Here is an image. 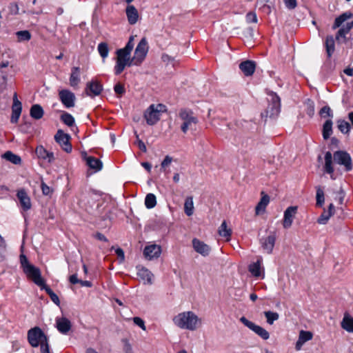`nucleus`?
Masks as SVG:
<instances>
[{
    "instance_id": "f257e3e1",
    "label": "nucleus",
    "mask_w": 353,
    "mask_h": 353,
    "mask_svg": "<svg viewBox=\"0 0 353 353\" xmlns=\"http://www.w3.org/2000/svg\"><path fill=\"white\" fill-rule=\"evenodd\" d=\"M353 18V13L350 11L343 12L334 20L332 26V29L335 30L339 28L337 31L335 39L338 43H344L347 45V48H352L353 45L350 38L347 37V34L350 32L353 28V20L350 22H347L345 24L343 23L348 19Z\"/></svg>"
},
{
    "instance_id": "f03ea898",
    "label": "nucleus",
    "mask_w": 353,
    "mask_h": 353,
    "mask_svg": "<svg viewBox=\"0 0 353 353\" xmlns=\"http://www.w3.org/2000/svg\"><path fill=\"white\" fill-rule=\"evenodd\" d=\"M20 263L23 272L28 279H31L39 287L44 286L45 281L41 277L39 268L30 264L26 255H20Z\"/></svg>"
},
{
    "instance_id": "7ed1b4c3",
    "label": "nucleus",
    "mask_w": 353,
    "mask_h": 353,
    "mask_svg": "<svg viewBox=\"0 0 353 353\" xmlns=\"http://www.w3.org/2000/svg\"><path fill=\"white\" fill-rule=\"evenodd\" d=\"M28 339L32 347L40 345L41 353H50L47 337L40 327L30 329L28 332Z\"/></svg>"
},
{
    "instance_id": "20e7f679",
    "label": "nucleus",
    "mask_w": 353,
    "mask_h": 353,
    "mask_svg": "<svg viewBox=\"0 0 353 353\" xmlns=\"http://www.w3.org/2000/svg\"><path fill=\"white\" fill-rule=\"evenodd\" d=\"M173 321L174 324L180 328L190 330H195L197 327V324H200L199 319L191 311L179 314L173 319Z\"/></svg>"
},
{
    "instance_id": "39448f33",
    "label": "nucleus",
    "mask_w": 353,
    "mask_h": 353,
    "mask_svg": "<svg viewBox=\"0 0 353 353\" xmlns=\"http://www.w3.org/2000/svg\"><path fill=\"white\" fill-rule=\"evenodd\" d=\"M79 205L89 214L97 215L99 213L101 201L99 196L93 193H86L81 196L79 201Z\"/></svg>"
},
{
    "instance_id": "423d86ee",
    "label": "nucleus",
    "mask_w": 353,
    "mask_h": 353,
    "mask_svg": "<svg viewBox=\"0 0 353 353\" xmlns=\"http://www.w3.org/2000/svg\"><path fill=\"white\" fill-rule=\"evenodd\" d=\"M281 103L280 98L275 93L271 94V103H270L267 109L261 113V117H275L280 112Z\"/></svg>"
},
{
    "instance_id": "0eeeda50",
    "label": "nucleus",
    "mask_w": 353,
    "mask_h": 353,
    "mask_svg": "<svg viewBox=\"0 0 353 353\" xmlns=\"http://www.w3.org/2000/svg\"><path fill=\"white\" fill-rule=\"evenodd\" d=\"M333 158L335 163L343 165L347 172L352 170V158L349 153L343 150H338L334 152Z\"/></svg>"
},
{
    "instance_id": "6e6552de",
    "label": "nucleus",
    "mask_w": 353,
    "mask_h": 353,
    "mask_svg": "<svg viewBox=\"0 0 353 353\" xmlns=\"http://www.w3.org/2000/svg\"><path fill=\"white\" fill-rule=\"evenodd\" d=\"M240 321L250 330L254 332L256 334L260 336L263 340H267L270 337L269 332L263 327L256 325L254 323L249 321L245 317L242 316L240 318Z\"/></svg>"
},
{
    "instance_id": "1a4fd4ad",
    "label": "nucleus",
    "mask_w": 353,
    "mask_h": 353,
    "mask_svg": "<svg viewBox=\"0 0 353 353\" xmlns=\"http://www.w3.org/2000/svg\"><path fill=\"white\" fill-rule=\"evenodd\" d=\"M54 139L65 152H71L72 147L70 142V136L68 134L64 133L62 130H58Z\"/></svg>"
},
{
    "instance_id": "9d476101",
    "label": "nucleus",
    "mask_w": 353,
    "mask_h": 353,
    "mask_svg": "<svg viewBox=\"0 0 353 353\" xmlns=\"http://www.w3.org/2000/svg\"><path fill=\"white\" fill-rule=\"evenodd\" d=\"M148 49L149 47L147 39L145 37H143L138 43L134 53V57L137 62L142 63L148 54Z\"/></svg>"
},
{
    "instance_id": "9b49d317",
    "label": "nucleus",
    "mask_w": 353,
    "mask_h": 353,
    "mask_svg": "<svg viewBox=\"0 0 353 353\" xmlns=\"http://www.w3.org/2000/svg\"><path fill=\"white\" fill-rule=\"evenodd\" d=\"M59 97L65 108H70L75 105L76 97L70 90L67 89L60 90L59 92Z\"/></svg>"
},
{
    "instance_id": "f8f14e48",
    "label": "nucleus",
    "mask_w": 353,
    "mask_h": 353,
    "mask_svg": "<svg viewBox=\"0 0 353 353\" xmlns=\"http://www.w3.org/2000/svg\"><path fill=\"white\" fill-rule=\"evenodd\" d=\"M123 50L119 49L117 50V59L116 65L114 66V73L116 75L120 74L125 69V63L128 61V59L130 57V54Z\"/></svg>"
},
{
    "instance_id": "ddd939ff",
    "label": "nucleus",
    "mask_w": 353,
    "mask_h": 353,
    "mask_svg": "<svg viewBox=\"0 0 353 353\" xmlns=\"http://www.w3.org/2000/svg\"><path fill=\"white\" fill-rule=\"evenodd\" d=\"M144 119L149 125H155L161 119V115L154 109V104H151L144 112Z\"/></svg>"
},
{
    "instance_id": "4468645a",
    "label": "nucleus",
    "mask_w": 353,
    "mask_h": 353,
    "mask_svg": "<svg viewBox=\"0 0 353 353\" xmlns=\"http://www.w3.org/2000/svg\"><path fill=\"white\" fill-rule=\"evenodd\" d=\"M276 239V233L275 231L270 232V234L267 237L261 239L260 242L261 246L268 254H271L272 252Z\"/></svg>"
},
{
    "instance_id": "2eb2a0df",
    "label": "nucleus",
    "mask_w": 353,
    "mask_h": 353,
    "mask_svg": "<svg viewBox=\"0 0 353 353\" xmlns=\"http://www.w3.org/2000/svg\"><path fill=\"white\" fill-rule=\"evenodd\" d=\"M103 90L102 85L97 81L88 82L85 89V94L91 97L99 96Z\"/></svg>"
},
{
    "instance_id": "dca6fc26",
    "label": "nucleus",
    "mask_w": 353,
    "mask_h": 353,
    "mask_svg": "<svg viewBox=\"0 0 353 353\" xmlns=\"http://www.w3.org/2000/svg\"><path fill=\"white\" fill-rule=\"evenodd\" d=\"M161 253V246L156 244L147 245L143 250V255L148 260H152L153 259L159 257Z\"/></svg>"
},
{
    "instance_id": "f3484780",
    "label": "nucleus",
    "mask_w": 353,
    "mask_h": 353,
    "mask_svg": "<svg viewBox=\"0 0 353 353\" xmlns=\"http://www.w3.org/2000/svg\"><path fill=\"white\" fill-rule=\"evenodd\" d=\"M17 196L19 201L21 207L24 211H28L31 208L32 204L30 198L25 189L22 188L19 190L17 193Z\"/></svg>"
},
{
    "instance_id": "a211bd4d",
    "label": "nucleus",
    "mask_w": 353,
    "mask_h": 353,
    "mask_svg": "<svg viewBox=\"0 0 353 353\" xmlns=\"http://www.w3.org/2000/svg\"><path fill=\"white\" fill-rule=\"evenodd\" d=\"M192 246L196 252L203 256H208L211 250L208 245L196 238L192 240Z\"/></svg>"
},
{
    "instance_id": "6ab92c4d",
    "label": "nucleus",
    "mask_w": 353,
    "mask_h": 353,
    "mask_svg": "<svg viewBox=\"0 0 353 353\" xmlns=\"http://www.w3.org/2000/svg\"><path fill=\"white\" fill-rule=\"evenodd\" d=\"M296 211L297 207L296 206H290L285 210L283 221L284 228H289L292 225Z\"/></svg>"
},
{
    "instance_id": "aec40b11",
    "label": "nucleus",
    "mask_w": 353,
    "mask_h": 353,
    "mask_svg": "<svg viewBox=\"0 0 353 353\" xmlns=\"http://www.w3.org/2000/svg\"><path fill=\"white\" fill-rule=\"evenodd\" d=\"M239 68L245 76L249 77L254 74L256 63L254 61L246 60L239 64Z\"/></svg>"
},
{
    "instance_id": "412c9836",
    "label": "nucleus",
    "mask_w": 353,
    "mask_h": 353,
    "mask_svg": "<svg viewBox=\"0 0 353 353\" xmlns=\"http://www.w3.org/2000/svg\"><path fill=\"white\" fill-rule=\"evenodd\" d=\"M137 275L143 281L144 284L151 285L152 284V273L145 268L137 267Z\"/></svg>"
},
{
    "instance_id": "4be33fe9",
    "label": "nucleus",
    "mask_w": 353,
    "mask_h": 353,
    "mask_svg": "<svg viewBox=\"0 0 353 353\" xmlns=\"http://www.w3.org/2000/svg\"><path fill=\"white\" fill-rule=\"evenodd\" d=\"M179 117L183 121V123H187L190 126L198 122L197 119L193 116V112L186 109L181 110Z\"/></svg>"
},
{
    "instance_id": "5701e85b",
    "label": "nucleus",
    "mask_w": 353,
    "mask_h": 353,
    "mask_svg": "<svg viewBox=\"0 0 353 353\" xmlns=\"http://www.w3.org/2000/svg\"><path fill=\"white\" fill-rule=\"evenodd\" d=\"M56 324L57 330L64 334L70 331L72 326L70 321L65 317L57 318Z\"/></svg>"
},
{
    "instance_id": "b1692460",
    "label": "nucleus",
    "mask_w": 353,
    "mask_h": 353,
    "mask_svg": "<svg viewBox=\"0 0 353 353\" xmlns=\"http://www.w3.org/2000/svg\"><path fill=\"white\" fill-rule=\"evenodd\" d=\"M313 334L310 331L301 330L299 332V339L296 343V349L297 350H301L303 345L308 341L312 339Z\"/></svg>"
},
{
    "instance_id": "393cba45",
    "label": "nucleus",
    "mask_w": 353,
    "mask_h": 353,
    "mask_svg": "<svg viewBox=\"0 0 353 353\" xmlns=\"http://www.w3.org/2000/svg\"><path fill=\"white\" fill-rule=\"evenodd\" d=\"M128 21L130 25L135 24L139 18V13L134 6L128 5L125 10Z\"/></svg>"
},
{
    "instance_id": "a878e982",
    "label": "nucleus",
    "mask_w": 353,
    "mask_h": 353,
    "mask_svg": "<svg viewBox=\"0 0 353 353\" xmlns=\"http://www.w3.org/2000/svg\"><path fill=\"white\" fill-rule=\"evenodd\" d=\"M81 69L79 67H73L70 76V85L72 88L78 86L80 82Z\"/></svg>"
},
{
    "instance_id": "bb28decb",
    "label": "nucleus",
    "mask_w": 353,
    "mask_h": 353,
    "mask_svg": "<svg viewBox=\"0 0 353 353\" xmlns=\"http://www.w3.org/2000/svg\"><path fill=\"white\" fill-rule=\"evenodd\" d=\"M261 194V200L255 208V212L257 215L265 212V208L270 202V196L268 194H265L263 192Z\"/></svg>"
},
{
    "instance_id": "cd10ccee",
    "label": "nucleus",
    "mask_w": 353,
    "mask_h": 353,
    "mask_svg": "<svg viewBox=\"0 0 353 353\" xmlns=\"http://www.w3.org/2000/svg\"><path fill=\"white\" fill-rule=\"evenodd\" d=\"M332 154L330 152H327L325 154V165H324V171L331 175V178L334 179L333 177L334 173V168L332 166Z\"/></svg>"
},
{
    "instance_id": "c85d7f7f",
    "label": "nucleus",
    "mask_w": 353,
    "mask_h": 353,
    "mask_svg": "<svg viewBox=\"0 0 353 353\" xmlns=\"http://www.w3.org/2000/svg\"><path fill=\"white\" fill-rule=\"evenodd\" d=\"M327 56L330 58L335 51V41L332 35H327L325 40Z\"/></svg>"
},
{
    "instance_id": "c756f323",
    "label": "nucleus",
    "mask_w": 353,
    "mask_h": 353,
    "mask_svg": "<svg viewBox=\"0 0 353 353\" xmlns=\"http://www.w3.org/2000/svg\"><path fill=\"white\" fill-rule=\"evenodd\" d=\"M341 327L348 332L353 333V317L345 312L341 323Z\"/></svg>"
},
{
    "instance_id": "7c9ffc66",
    "label": "nucleus",
    "mask_w": 353,
    "mask_h": 353,
    "mask_svg": "<svg viewBox=\"0 0 353 353\" xmlns=\"http://www.w3.org/2000/svg\"><path fill=\"white\" fill-rule=\"evenodd\" d=\"M30 117L34 119L39 120L41 119L44 114L43 108L39 104H34L30 110Z\"/></svg>"
},
{
    "instance_id": "2f4dec72",
    "label": "nucleus",
    "mask_w": 353,
    "mask_h": 353,
    "mask_svg": "<svg viewBox=\"0 0 353 353\" xmlns=\"http://www.w3.org/2000/svg\"><path fill=\"white\" fill-rule=\"evenodd\" d=\"M334 206L332 203H330L328 208V211H324L321 216L318 218L317 222L319 224H325L327 221L330 218V216L334 214Z\"/></svg>"
},
{
    "instance_id": "473e14b6",
    "label": "nucleus",
    "mask_w": 353,
    "mask_h": 353,
    "mask_svg": "<svg viewBox=\"0 0 353 353\" xmlns=\"http://www.w3.org/2000/svg\"><path fill=\"white\" fill-rule=\"evenodd\" d=\"M87 165L92 169L99 171L102 169L103 163L101 160L94 157H88L86 158Z\"/></svg>"
},
{
    "instance_id": "72a5a7b5",
    "label": "nucleus",
    "mask_w": 353,
    "mask_h": 353,
    "mask_svg": "<svg viewBox=\"0 0 353 353\" xmlns=\"http://www.w3.org/2000/svg\"><path fill=\"white\" fill-rule=\"evenodd\" d=\"M35 152L40 159H48L49 161L54 159L53 153L48 152L42 145L37 147Z\"/></svg>"
},
{
    "instance_id": "f704fd0d",
    "label": "nucleus",
    "mask_w": 353,
    "mask_h": 353,
    "mask_svg": "<svg viewBox=\"0 0 353 353\" xmlns=\"http://www.w3.org/2000/svg\"><path fill=\"white\" fill-rule=\"evenodd\" d=\"M332 119H327L323 123L322 135L325 140L328 139L332 134Z\"/></svg>"
},
{
    "instance_id": "c9c22d12",
    "label": "nucleus",
    "mask_w": 353,
    "mask_h": 353,
    "mask_svg": "<svg viewBox=\"0 0 353 353\" xmlns=\"http://www.w3.org/2000/svg\"><path fill=\"white\" fill-rule=\"evenodd\" d=\"M2 157L14 165H20L21 163V158L11 151L6 152L2 155Z\"/></svg>"
},
{
    "instance_id": "e433bc0d",
    "label": "nucleus",
    "mask_w": 353,
    "mask_h": 353,
    "mask_svg": "<svg viewBox=\"0 0 353 353\" xmlns=\"http://www.w3.org/2000/svg\"><path fill=\"white\" fill-rule=\"evenodd\" d=\"M219 234L221 236L225 237L228 239L230 238L232 235V230L228 228L227 223L223 221L218 230Z\"/></svg>"
},
{
    "instance_id": "4c0bfd02",
    "label": "nucleus",
    "mask_w": 353,
    "mask_h": 353,
    "mask_svg": "<svg viewBox=\"0 0 353 353\" xmlns=\"http://www.w3.org/2000/svg\"><path fill=\"white\" fill-rule=\"evenodd\" d=\"M184 211L186 215L191 216L194 212V203L192 196L187 197L184 203Z\"/></svg>"
},
{
    "instance_id": "58836bf2",
    "label": "nucleus",
    "mask_w": 353,
    "mask_h": 353,
    "mask_svg": "<svg viewBox=\"0 0 353 353\" xmlns=\"http://www.w3.org/2000/svg\"><path fill=\"white\" fill-rule=\"evenodd\" d=\"M41 289H44L47 294L50 296L51 300L57 305H60V301L59 296L52 291V290L48 287L46 283H44V286H40Z\"/></svg>"
},
{
    "instance_id": "ea45409f",
    "label": "nucleus",
    "mask_w": 353,
    "mask_h": 353,
    "mask_svg": "<svg viewBox=\"0 0 353 353\" xmlns=\"http://www.w3.org/2000/svg\"><path fill=\"white\" fill-rule=\"evenodd\" d=\"M157 205L156 196L152 193H149L145 198V205L148 209H152Z\"/></svg>"
},
{
    "instance_id": "a19ab883",
    "label": "nucleus",
    "mask_w": 353,
    "mask_h": 353,
    "mask_svg": "<svg viewBox=\"0 0 353 353\" xmlns=\"http://www.w3.org/2000/svg\"><path fill=\"white\" fill-rule=\"evenodd\" d=\"M98 52L102 59L104 60L108 57L109 53V48L108 45L105 42H101L98 45L97 47Z\"/></svg>"
},
{
    "instance_id": "79ce46f5",
    "label": "nucleus",
    "mask_w": 353,
    "mask_h": 353,
    "mask_svg": "<svg viewBox=\"0 0 353 353\" xmlns=\"http://www.w3.org/2000/svg\"><path fill=\"white\" fill-rule=\"evenodd\" d=\"M264 314L267 319V323L270 325H272L274 322L278 320L279 317V315L277 312H274L271 310H266L264 312Z\"/></svg>"
},
{
    "instance_id": "37998d69",
    "label": "nucleus",
    "mask_w": 353,
    "mask_h": 353,
    "mask_svg": "<svg viewBox=\"0 0 353 353\" xmlns=\"http://www.w3.org/2000/svg\"><path fill=\"white\" fill-rule=\"evenodd\" d=\"M61 120L68 127H72L74 124V119L72 115L65 112L61 115Z\"/></svg>"
},
{
    "instance_id": "c03bdc74",
    "label": "nucleus",
    "mask_w": 353,
    "mask_h": 353,
    "mask_svg": "<svg viewBox=\"0 0 353 353\" xmlns=\"http://www.w3.org/2000/svg\"><path fill=\"white\" fill-rule=\"evenodd\" d=\"M249 271L251 272V274L258 277L261 275V262L260 261H257L255 263H253L252 264L250 265L249 266Z\"/></svg>"
},
{
    "instance_id": "a18cd8bd",
    "label": "nucleus",
    "mask_w": 353,
    "mask_h": 353,
    "mask_svg": "<svg viewBox=\"0 0 353 353\" xmlns=\"http://www.w3.org/2000/svg\"><path fill=\"white\" fill-rule=\"evenodd\" d=\"M338 123V128L339 130L343 134H348L350 130V128H351V125L350 124L345 121V120H339L337 121Z\"/></svg>"
},
{
    "instance_id": "49530a36",
    "label": "nucleus",
    "mask_w": 353,
    "mask_h": 353,
    "mask_svg": "<svg viewBox=\"0 0 353 353\" xmlns=\"http://www.w3.org/2000/svg\"><path fill=\"white\" fill-rule=\"evenodd\" d=\"M18 41H28L31 39V34L28 30H21L16 32Z\"/></svg>"
},
{
    "instance_id": "de8ad7c7",
    "label": "nucleus",
    "mask_w": 353,
    "mask_h": 353,
    "mask_svg": "<svg viewBox=\"0 0 353 353\" xmlns=\"http://www.w3.org/2000/svg\"><path fill=\"white\" fill-rule=\"evenodd\" d=\"M22 110V107L12 108V116L10 118V122L12 123H17L20 117Z\"/></svg>"
},
{
    "instance_id": "09e8293b",
    "label": "nucleus",
    "mask_w": 353,
    "mask_h": 353,
    "mask_svg": "<svg viewBox=\"0 0 353 353\" xmlns=\"http://www.w3.org/2000/svg\"><path fill=\"white\" fill-rule=\"evenodd\" d=\"M316 205L319 207H322V205H323L324 201H325V196H324V192L320 186L316 187Z\"/></svg>"
},
{
    "instance_id": "8fccbe9b",
    "label": "nucleus",
    "mask_w": 353,
    "mask_h": 353,
    "mask_svg": "<svg viewBox=\"0 0 353 353\" xmlns=\"http://www.w3.org/2000/svg\"><path fill=\"white\" fill-rule=\"evenodd\" d=\"M319 114L322 117H328L330 118L333 117V113L332 110L328 105L323 106L319 111Z\"/></svg>"
},
{
    "instance_id": "3c124183",
    "label": "nucleus",
    "mask_w": 353,
    "mask_h": 353,
    "mask_svg": "<svg viewBox=\"0 0 353 353\" xmlns=\"http://www.w3.org/2000/svg\"><path fill=\"white\" fill-rule=\"evenodd\" d=\"M134 48V37L131 36L126 44V46L123 48H121L120 50H123L122 52H125L126 53L130 54L132 49Z\"/></svg>"
},
{
    "instance_id": "603ef678",
    "label": "nucleus",
    "mask_w": 353,
    "mask_h": 353,
    "mask_svg": "<svg viewBox=\"0 0 353 353\" xmlns=\"http://www.w3.org/2000/svg\"><path fill=\"white\" fill-rule=\"evenodd\" d=\"M114 90L119 97L122 96L125 92L124 85L120 83H118L114 85Z\"/></svg>"
},
{
    "instance_id": "864d4df0",
    "label": "nucleus",
    "mask_w": 353,
    "mask_h": 353,
    "mask_svg": "<svg viewBox=\"0 0 353 353\" xmlns=\"http://www.w3.org/2000/svg\"><path fill=\"white\" fill-rule=\"evenodd\" d=\"M245 18L248 23H257V17L254 12H248Z\"/></svg>"
},
{
    "instance_id": "5fc2aeb1",
    "label": "nucleus",
    "mask_w": 353,
    "mask_h": 353,
    "mask_svg": "<svg viewBox=\"0 0 353 353\" xmlns=\"http://www.w3.org/2000/svg\"><path fill=\"white\" fill-rule=\"evenodd\" d=\"M283 2L289 10H293L297 6L296 0H283Z\"/></svg>"
},
{
    "instance_id": "6e6d98bb",
    "label": "nucleus",
    "mask_w": 353,
    "mask_h": 353,
    "mask_svg": "<svg viewBox=\"0 0 353 353\" xmlns=\"http://www.w3.org/2000/svg\"><path fill=\"white\" fill-rule=\"evenodd\" d=\"M154 109L160 114L161 113L167 112V108L162 103L154 104Z\"/></svg>"
},
{
    "instance_id": "4d7b16f0",
    "label": "nucleus",
    "mask_w": 353,
    "mask_h": 353,
    "mask_svg": "<svg viewBox=\"0 0 353 353\" xmlns=\"http://www.w3.org/2000/svg\"><path fill=\"white\" fill-rule=\"evenodd\" d=\"M41 188L42 190V193L44 195L48 196L50 195L52 192V189L43 182L41 183Z\"/></svg>"
},
{
    "instance_id": "13d9d810",
    "label": "nucleus",
    "mask_w": 353,
    "mask_h": 353,
    "mask_svg": "<svg viewBox=\"0 0 353 353\" xmlns=\"http://www.w3.org/2000/svg\"><path fill=\"white\" fill-rule=\"evenodd\" d=\"M134 134H135V136L137 138V145H138L139 148L142 152H145L147 151V148H146L145 143L141 139H139V135L137 132H135Z\"/></svg>"
},
{
    "instance_id": "bf43d9fd",
    "label": "nucleus",
    "mask_w": 353,
    "mask_h": 353,
    "mask_svg": "<svg viewBox=\"0 0 353 353\" xmlns=\"http://www.w3.org/2000/svg\"><path fill=\"white\" fill-rule=\"evenodd\" d=\"M133 321H134V324H136L137 325L140 327L143 330H145L146 328L145 326V323L142 319H141L139 317H134Z\"/></svg>"
},
{
    "instance_id": "052dcab7",
    "label": "nucleus",
    "mask_w": 353,
    "mask_h": 353,
    "mask_svg": "<svg viewBox=\"0 0 353 353\" xmlns=\"http://www.w3.org/2000/svg\"><path fill=\"white\" fill-rule=\"evenodd\" d=\"M125 68L126 66L130 67L133 65H140L141 63L137 62V59H135V57H133L132 59H130V57L128 59V61L125 63Z\"/></svg>"
},
{
    "instance_id": "680f3d73",
    "label": "nucleus",
    "mask_w": 353,
    "mask_h": 353,
    "mask_svg": "<svg viewBox=\"0 0 353 353\" xmlns=\"http://www.w3.org/2000/svg\"><path fill=\"white\" fill-rule=\"evenodd\" d=\"M115 253L117 254V256L119 258L120 261L123 262L125 260V254L123 250V249L118 248L115 250Z\"/></svg>"
},
{
    "instance_id": "e2e57ef3",
    "label": "nucleus",
    "mask_w": 353,
    "mask_h": 353,
    "mask_svg": "<svg viewBox=\"0 0 353 353\" xmlns=\"http://www.w3.org/2000/svg\"><path fill=\"white\" fill-rule=\"evenodd\" d=\"M9 8L12 14H17L19 13V7L17 3H11Z\"/></svg>"
},
{
    "instance_id": "0e129e2a",
    "label": "nucleus",
    "mask_w": 353,
    "mask_h": 353,
    "mask_svg": "<svg viewBox=\"0 0 353 353\" xmlns=\"http://www.w3.org/2000/svg\"><path fill=\"white\" fill-rule=\"evenodd\" d=\"M307 114L312 117L314 114V102L309 103L307 108Z\"/></svg>"
},
{
    "instance_id": "69168bd1",
    "label": "nucleus",
    "mask_w": 353,
    "mask_h": 353,
    "mask_svg": "<svg viewBox=\"0 0 353 353\" xmlns=\"http://www.w3.org/2000/svg\"><path fill=\"white\" fill-rule=\"evenodd\" d=\"M6 77L5 75H2L0 77V90L2 91L6 88Z\"/></svg>"
},
{
    "instance_id": "338daca9",
    "label": "nucleus",
    "mask_w": 353,
    "mask_h": 353,
    "mask_svg": "<svg viewBox=\"0 0 353 353\" xmlns=\"http://www.w3.org/2000/svg\"><path fill=\"white\" fill-rule=\"evenodd\" d=\"M22 107L21 103L17 99V94L15 92L13 96V103L12 108Z\"/></svg>"
},
{
    "instance_id": "774afa93",
    "label": "nucleus",
    "mask_w": 353,
    "mask_h": 353,
    "mask_svg": "<svg viewBox=\"0 0 353 353\" xmlns=\"http://www.w3.org/2000/svg\"><path fill=\"white\" fill-rule=\"evenodd\" d=\"M172 161V157H170V156H166L165 157V159H163V161L161 162V167L162 168H165L166 167L167 165H168Z\"/></svg>"
}]
</instances>
